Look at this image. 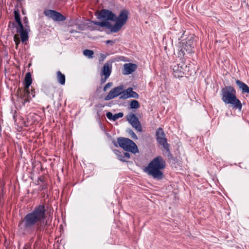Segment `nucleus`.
<instances>
[{
    "label": "nucleus",
    "instance_id": "obj_5",
    "mask_svg": "<svg viewBox=\"0 0 249 249\" xmlns=\"http://www.w3.org/2000/svg\"><path fill=\"white\" fill-rule=\"evenodd\" d=\"M156 137L158 142L162 145L163 148L166 150L164 154L168 157H170L171 154L169 151V145L167 143V140L165 137V134L162 128L160 127L157 129L156 132Z\"/></svg>",
    "mask_w": 249,
    "mask_h": 249
},
{
    "label": "nucleus",
    "instance_id": "obj_20",
    "mask_svg": "<svg viewBox=\"0 0 249 249\" xmlns=\"http://www.w3.org/2000/svg\"><path fill=\"white\" fill-rule=\"evenodd\" d=\"M56 77L58 82L62 85H64L65 83V76L64 74H62L60 71H58L56 72Z\"/></svg>",
    "mask_w": 249,
    "mask_h": 249
},
{
    "label": "nucleus",
    "instance_id": "obj_10",
    "mask_svg": "<svg viewBox=\"0 0 249 249\" xmlns=\"http://www.w3.org/2000/svg\"><path fill=\"white\" fill-rule=\"evenodd\" d=\"M29 31L30 27L27 25H25V28H24L23 25H21L17 28V32L19 33L22 42H24L28 40V34Z\"/></svg>",
    "mask_w": 249,
    "mask_h": 249
},
{
    "label": "nucleus",
    "instance_id": "obj_9",
    "mask_svg": "<svg viewBox=\"0 0 249 249\" xmlns=\"http://www.w3.org/2000/svg\"><path fill=\"white\" fill-rule=\"evenodd\" d=\"M127 120L138 131H142L141 124L139 121L138 117L134 114L131 113L127 115Z\"/></svg>",
    "mask_w": 249,
    "mask_h": 249
},
{
    "label": "nucleus",
    "instance_id": "obj_28",
    "mask_svg": "<svg viewBox=\"0 0 249 249\" xmlns=\"http://www.w3.org/2000/svg\"><path fill=\"white\" fill-rule=\"evenodd\" d=\"M127 132L130 135V136L131 137V138L132 139H138L137 136L136 135V134L131 129H128L127 130Z\"/></svg>",
    "mask_w": 249,
    "mask_h": 249
},
{
    "label": "nucleus",
    "instance_id": "obj_39",
    "mask_svg": "<svg viewBox=\"0 0 249 249\" xmlns=\"http://www.w3.org/2000/svg\"><path fill=\"white\" fill-rule=\"evenodd\" d=\"M102 57H103V58H105V56H104V55H103V56H102Z\"/></svg>",
    "mask_w": 249,
    "mask_h": 249
},
{
    "label": "nucleus",
    "instance_id": "obj_7",
    "mask_svg": "<svg viewBox=\"0 0 249 249\" xmlns=\"http://www.w3.org/2000/svg\"><path fill=\"white\" fill-rule=\"evenodd\" d=\"M44 14L55 21H64L66 19L61 13L53 10H47L44 11Z\"/></svg>",
    "mask_w": 249,
    "mask_h": 249
},
{
    "label": "nucleus",
    "instance_id": "obj_25",
    "mask_svg": "<svg viewBox=\"0 0 249 249\" xmlns=\"http://www.w3.org/2000/svg\"><path fill=\"white\" fill-rule=\"evenodd\" d=\"M131 108L137 109L140 107V104L138 101L132 100L130 104Z\"/></svg>",
    "mask_w": 249,
    "mask_h": 249
},
{
    "label": "nucleus",
    "instance_id": "obj_30",
    "mask_svg": "<svg viewBox=\"0 0 249 249\" xmlns=\"http://www.w3.org/2000/svg\"><path fill=\"white\" fill-rule=\"evenodd\" d=\"M112 85V83L111 82H108L107 83L106 85L104 87V91H105L107 90V89L108 88H109L110 87H111Z\"/></svg>",
    "mask_w": 249,
    "mask_h": 249
},
{
    "label": "nucleus",
    "instance_id": "obj_37",
    "mask_svg": "<svg viewBox=\"0 0 249 249\" xmlns=\"http://www.w3.org/2000/svg\"><path fill=\"white\" fill-rule=\"evenodd\" d=\"M183 66H184V67L185 68H186V67H187V65H185L184 64V65H183Z\"/></svg>",
    "mask_w": 249,
    "mask_h": 249
},
{
    "label": "nucleus",
    "instance_id": "obj_11",
    "mask_svg": "<svg viewBox=\"0 0 249 249\" xmlns=\"http://www.w3.org/2000/svg\"><path fill=\"white\" fill-rule=\"evenodd\" d=\"M130 97L138 98L139 95L135 91H133L131 88H128L126 90H124V94L122 97H120V99H125Z\"/></svg>",
    "mask_w": 249,
    "mask_h": 249
},
{
    "label": "nucleus",
    "instance_id": "obj_18",
    "mask_svg": "<svg viewBox=\"0 0 249 249\" xmlns=\"http://www.w3.org/2000/svg\"><path fill=\"white\" fill-rule=\"evenodd\" d=\"M92 23H93L94 25L99 26L102 27H106L107 29H110L111 28L110 23L108 21H106L105 20L104 21L101 22L92 21Z\"/></svg>",
    "mask_w": 249,
    "mask_h": 249
},
{
    "label": "nucleus",
    "instance_id": "obj_12",
    "mask_svg": "<svg viewBox=\"0 0 249 249\" xmlns=\"http://www.w3.org/2000/svg\"><path fill=\"white\" fill-rule=\"evenodd\" d=\"M194 35H188V54L195 53V50H193L196 45L194 40Z\"/></svg>",
    "mask_w": 249,
    "mask_h": 249
},
{
    "label": "nucleus",
    "instance_id": "obj_14",
    "mask_svg": "<svg viewBox=\"0 0 249 249\" xmlns=\"http://www.w3.org/2000/svg\"><path fill=\"white\" fill-rule=\"evenodd\" d=\"M128 12L126 10H122L121 11L118 17H116L115 20L124 25L128 18Z\"/></svg>",
    "mask_w": 249,
    "mask_h": 249
},
{
    "label": "nucleus",
    "instance_id": "obj_2",
    "mask_svg": "<svg viewBox=\"0 0 249 249\" xmlns=\"http://www.w3.org/2000/svg\"><path fill=\"white\" fill-rule=\"evenodd\" d=\"M221 100L226 105H231L235 109L241 111L242 104L236 96V91L231 86H225L221 89Z\"/></svg>",
    "mask_w": 249,
    "mask_h": 249
},
{
    "label": "nucleus",
    "instance_id": "obj_13",
    "mask_svg": "<svg viewBox=\"0 0 249 249\" xmlns=\"http://www.w3.org/2000/svg\"><path fill=\"white\" fill-rule=\"evenodd\" d=\"M137 65L132 63H126L124 65V74H129L134 72L137 69Z\"/></svg>",
    "mask_w": 249,
    "mask_h": 249
},
{
    "label": "nucleus",
    "instance_id": "obj_26",
    "mask_svg": "<svg viewBox=\"0 0 249 249\" xmlns=\"http://www.w3.org/2000/svg\"><path fill=\"white\" fill-rule=\"evenodd\" d=\"M14 40L16 43V48L17 49L18 44L20 43V39L18 35H15L14 36Z\"/></svg>",
    "mask_w": 249,
    "mask_h": 249
},
{
    "label": "nucleus",
    "instance_id": "obj_31",
    "mask_svg": "<svg viewBox=\"0 0 249 249\" xmlns=\"http://www.w3.org/2000/svg\"><path fill=\"white\" fill-rule=\"evenodd\" d=\"M113 115H113V114L110 112H108L106 114V116H107V118L109 120H113Z\"/></svg>",
    "mask_w": 249,
    "mask_h": 249
},
{
    "label": "nucleus",
    "instance_id": "obj_17",
    "mask_svg": "<svg viewBox=\"0 0 249 249\" xmlns=\"http://www.w3.org/2000/svg\"><path fill=\"white\" fill-rule=\"evenodd\" d=\"M30 92L29 91V89L26 90V89L24 88V90L22 92H20L18 94V96L20 98L23 100V104L24 105L26 103L29 102V98L30 97Z\"/></svg>",
    "mask_w": 249,
    "mask_h": 249
},
{
    "label": "nucleus",
    "instance_id": "obj_27",
    "mask_svg": "<svg viewBox=\"0 0 249 249\" xmlns=\"http://www.w3.org/2000/svg\"><path fill=\"white\" fill-rule=\"evenodd\" d=\"M185 48H184V49L182 48V49H180V50L178 52V57H180V58L184 59V60H185Z\"/></svg>",
    "mask_w": 249,
    "mask_h": 249
},
{
    "label": "nucleus",
    "instance_id": "obj_1",
    "mask_svg": "<svg viewBox=\"0 0 249 249\" xmlns=\"http://www.w3.org/2000/svg\"><path fill=\"white\" fill-rule=\"evenodd\" d=\"M45 213L44 206L39 205L24 216L22 220L19 222L18 227L24 231L31 230L35 228L37 231H44L48 224L47 221L45 220Z\"/></svg>",
    "mask_w": 249,
    "mask_h": 249
},
{
    "label": "nucleus",
    "instance_id": "obj_35",
    "mask_svg": "<svg viewBox=\"0 0 249 249\" xmlns=\"http://www.w3.org/2000/svg\"><path fill=\"white\" fill-rule=\"evenodd\" d=\"M106 43L107 44H110L111 46H112L114 44V41L111 40H108L106 41Z\"/></svg>",
    "mask_w": 249,
    "mask_h": 249
},
{
    "label": "nucleus",
    "instance_id": "obj_6",
    "mask_svg": "<svg viewBox=\"0 0 249 249\" xmlns=\"http://www.w3.org/2000/svg\"><path fill=\"white\" fill-rule=\"evenodd\" d=\"M124 89L123 86L116 87L112 89L109 92L107 95L105 97V100L106 101H108L119 95L120 96V97H122L124 94Z\"/></svg>",
    "mask_w": 249,
    "mask_h": 249
},
{
    "label": "nucleus",
    "instance_id": "obj_24",
    "mask_svg": "<svg viewBox=\"0 0 249 249\" xmlns=\"http://www.w3.org/2000/svg\"><path fill=\"white\" fill-rule=\"evenodd\" d=\"M14 16H15V20L18 23V26H21V25H22V24L21 23V20H20V16H19V13L18 11H15Z\"/></svg>",
    "mask_w": 249,
    "mask_h": 249
},
{
    "label": "nucleus",
    "instance_id": "obj_38",
    "mask_svg": "<svg viewBox=\"0 0 249 249\" xmlns=\"http://www.w3.org/2000/svg\"><path fill=\"white\" fill-rule=\"evenodd\" d=\"M102 57H103V58H105V56H104V55H103V56H102Z\"/></svg>",
    "mask_w": 249,
    "mask_h": 249
},
{
    "label": "nucleus",
    "instance_id": "obj_29",
    "mask_svg": "<svg viewBox=\"0 0 249 249\" xmlns=\"http://www.w3.org/2000/svg\"><path fill=\"white\" fill-rule=\"evenodd\" d=\"M123 115H124V114L122 112H119V113L115 114L113 115V120L115 121L120 118H122L123 116Z\"/></svg>",
    "mask_w": 249,
    "mask_h": 249
},
{
    "label": "nucleus",
    "instance_id": "obj_23",
    "mask_svg": "<svg viewBox=\"0 0 249 249\" xmlns=\"http://www.w3.org/2000/svg\"><path fill=\"white\" fill-rule=\"evenodd\" d=\"M83 54L85 56H87L89 58H93L94 52L93 51L89 50H85L83 51Z\"/></svg>",
    "mask_w": 249,
    "mask_h": 249
},
{
    "label": "nucleus",
    "instance_id": "obj_21",
    "mask_svg": "<svg viewBox=\"0 0 249 249\" xmlns=\"http://www.w3.org/2000/svg\"><path fill=\"white\" fill-rule=\"evenodd\" d=\"M124 25L116 21L115 24L110 28V31L112 33H116L118 32Z\"/></svg>",
    "mask_w": 249,
    "mask_h": 249
},
{
    "label": "nucleus",
    "instance_id": "obj_19",
    "mask_svg": "<svg viewBox=\"0 0 249 249\" xmlns=\"http://www.w3.org/2000/svg\"><path fill=\"white\" fill-rule=\"evenodd\" d=\"M32 83V79L31 76V74L30 72H28L26 73L25 77V88L27 90L28 89H29L30 86L31 85Z\"/></svg>",
    "mask_w": 249,
    "mask_h": 249
},
{
    "label": "nucleus",
    "instance_id": "obj_32",
    "mask_svg": "<svg viewBox=\"0 0 249 249\" xmlns=\"http://www.w3.org/2000/svg\"><path fill=\"white\" fill-rule=\"evenodd\" d=\"M124 157L125 159V161L127 160L130 158V154L128 152H124L123 153Z\"/></svg>",
    "mask_w": 249,
    "mask_h": 249
},
{
    "label": "nucleus",
    "instance_id": "obj_22",
    "mask_svg": "<svg viewBox=\"0 0 249 249\" xmlns=\"http://www.w3.org/2000/svg\"><path fill=\"white\" fill-rule=\"evenodd\" d=\"M175 72V76H178L179 77H182L183 74L184 73V72L183 71L184 69L182 67V66H180V70H175L174 69H173Z\"/></svg>",
    "mask_w": 249,
    "mask_h": 249
},
{
    "label": "nucleus",
    "instance_id": "obj_34",
    "mask_svg": "<svg viewBox=\"0 0 249 249\" xmlns=\"http://www.w3.org/2000/svg\"><path fill=\"white\" fill-rule=\"evenodd\" d=\"M114 153L117 155V158H118V156H120L122 153L119 150L117 149L114 150Z\"/></svg>",
    "mask_w": 249,
    "mask_h": 249
},
{
    "label": "nucleus",
    "instance_id": "obj_3",
    "mask_svg": "<svg viewBox=\"0 0 249 249\" xmlns=\"http://www.w3.org/2000/svg\"><path fill=\"white\" fill-rule=\"evenodd\" d=\"M166 162L162 157L158 156L153 159L145 168L144 171L154 178L160 180L163 178L162 171L165 168Z\"/></svg>",
    "mask_w": 249,
    "mask_h": 249
},
{
    "label": "nucleus",
    "instance_id": "obj_8",
    "mask_svg": "<svg viewBox=\"0 0 249 249\" xmlns=\"http://www.w3.org/2000/svg\"><path fill=\"white\" fill-rule=\"evenodd\" d=\"M97 18L106 21L108 20L114 21L115 20L116 15L109 10L103 9L98 13Z\"/></svg>",
    "mask_w": 249,
    "mask_h": 249
},
{
    "label": "nucleus",
    "instance_id": "obj_33",
    "mask_svg": "<svg viewBox=\"0 0 249 249\" xmlns=\"http://www.w3.org/2000/svg\"><path fill=\"white\" fill-rule=\"evenodd\" d=\"M118 159L121 161H125V159L124 157L123 153H122L120 156H119Z\"/></svg>",
    "mask_w": 249,
    "mask_h": 249
},
{
    "label": "nucleus",
    "instance_id": "obj_15",
    "mask_svg": "<svg viewBox=\"0 0 249 249\" xmlns=\"http://www.w3.org/2000/svg\"><path fill=\"white\" fill-rule=\"evenodd\" d=\"M111 72V68L109 66V65L108 63H106L104 64L102 73L103 75H105V79H102V82H105L106 80L109 77L110 75Z\"/></svg>",
    "mask_w": 249,
    "mask_h": 249
},
{
    "label": "nucleus",
    "instance_id": "obj_4",
    "mask_svg": "<svg viewBox=\"0 0 249 249\" xmlns=\"http://www.w3.org/2000/svg\"><path fill=\"white\" fill-rule=\"evenodd\" d=\"M117 142L119 146L126 151L134 154L138 152L136 144L129 139L120 137L117 139Z\"/></svg>",
    "mask_w": 249,
    "mask_h": 249
},
{
    "label": "nucleus",
    "instance_id": "obj_16",
    "mask_svg": "<svg viewBox=\"0 0 249 249\" xmlns=\"http://www.w3.org/2000/svg\"><path fill=\"white\" fill-rule=\"evenodd\" d=\"M235 83L238 87L239 89L241 90L243 94H249V86L246 83L239 80H236Z\"/></svg>",
    "mask_w": 249,
    "mask_h": 249
},
{
    "label": "nucleus",
    "instance_id": "obj_36",
    "mask_svg": "<svg viewBox=\"0 0 249 249\" xmlns=\"http://www.w3.org/2000/svg\"><path fill=\"white\" fill-rule=\"evenodd\" d=\"M25 22L27 23L28 21H27V19L26 18H25Z\"/></svg>",
    "mask_w": 249,
    "mask_h": 249
}]
</instances>
